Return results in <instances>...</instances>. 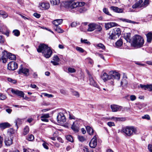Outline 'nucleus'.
Listing matches in <instances>:
<instances>
[{"instance_id": "nucleus-50", "label": "nucleus", "mask_w": 152, "mask_h": 152, "mask_svg": "<svg viewBox=\"0 0 152 152\" xmlns=\"http://www.w3.org/2000/svg\"><path fill=\"white\" fill-rule=\"evenodd\" d=\"M50 117L49 114V113L42 114L41 117V118H48Z\"/></svg>"}, {"instance_id": "nucleus-52", "label": "nucleus", "mask_w": 152, "mask_h": 152, "mask_svg": "<svg viewBox=\"0 0 152 152\" xmlns=\"http://www.w3.org/2000/svg\"><path fill=\"white\" fill-rule=\"evenodd\" d=\"M5 42L4 38L2 36L0 35V43L1 44L4 43Z\"/></svg>"}, {"instance_id": "nucleus-42", "label": "nucleus", "mask_w": 152, "mask_h": 152, "mask_svg": "<svg viewBox=\"0 0 152 152\" xmlns=\"http://www.w3.org/2000/svg\"><path fill=\"white\" fill-rule=\"evenodd\" d=\"M66 139L68 141L73 142V140L72 137L71 135H67L66 137Z\"/></svg>"}, {"instance_id": "nucleus-31", "label": "nucleus", "mask_w": 152, "mask_h": 152, "mask_svg": "<svg viewBox=\"0 0 152 152\" xmlns=\"http://www.w3.org/2000/svg\"><path fill=\"white\" fill-rule=\"evenodd\" d=\"M111 118L113 119L115 121H123L125 120V119L122 117H112Z\"/></svg>"}, {"instance_id": "nucleus-9", "label": "nucleus", "mask_w": 152, "mask_h": 152, "mask_svg": "<svg viewBox=\"0 0 152 152\" xmlns=\"http://www.w3.org/2000/svg\"><path fill=\"white\" fill-rule=\"evenodd\" d=\"M11 91L12 94L16 95L18 96L24 98V94L22 91L12 88Z\"/></svg>"}, {"instance_id": "nucleus-6", "label": "nucleus", "mask_w": 152, "mask_h": 152, "mask_svg": "<svg viewBox=\"0 0 152 152\" xmlns=\"http://www.w3.org/2000/svg\"><path fill=\"white\" fill-rule=\"evenodd\" d=\"M49 47L48 46L45 44H40L38 46V48L37 49V51L39 53H44Z\"/></svg>"}, {"instance_id": "nucleus-33", "label": "nucleus", "mask_w": 152, "mask_h": 152, "mask_svg": "<svg viewBox=\"0 0 152 152\" xmlns=\"http://www.w3.org/2000/svg\"><path fill=\"white\" fill-rule=\"evenodd\" d=\"M109 36L108 38L110 39H116L115 37L114 34L113 33L112 31H110V33L109 34Z\"/></svg>"}, {"instance_id": "nucleus-23", "label": "nucleus", "mask_w": 152, "mask_h": 152, "mask_svg": "<svg viewBox=\"0 0 152 152\" xmlns=\"http://www.w3.org/2000/svg\"><path fill=\"white\" fill-rule=\"evenodd\" d=\"M110 8L111 9L115 12L122 13L123 12V10L122 9L116 7L112 6L110 7Z\"/></svg>"}, {"instance_id": "nucleus-18", "label": "nucleus", "mask_w": 152, "mask_h": 152, "mask_svg": "<svg viewBox=\"0 0 152 152\" xmlns=\"http://www.w3.org/2000/svg\"><path fill=\"white\" fill-rule=\"evenodd\" d=\"M63 20L62 19H56L53 22V23L54 25L53 27L58 26L59 25L61 24L63 22Z\"/></svg>"}, {"instance_id": "nucleus-54", "label": "nucleus", "mask_w": 152, "mask_h": 152, "mask_svg": "<svg viewBox=\"0 0 152 152\" xmlns=\"http://www.w3.org/2000/svg\"><path fill=\"white\" fill-rule=\"evenodd\" d=\"M122 20L124 22H125L127 23H134V22L132 21L131 20L129 19H122Z\"/></svg>"}, {"instance_id": "nucleus-64", "label": "nucleus", "mask_w": 152, "mask_h": 152, "mask_svg": "<svg viewBox=\"0 0 152 152\" xmlns=\"http://www.w3.org/2000/svg\"><path fill=\"white\" fill-rule=\"evenodd\" d=\"M148 149L150 152H152V145L149 144L148 145Z\"/></svg>"}, {"instance_id": "nucleus-61", "label": "nucleus", "mask_w": 152, "mask_h": 152, "mask_svg": "<svg viewBox=\"0 0 152 152\" xmlns=\"http://www.w3.org/2000/svg\"><path fill=\"white\" fill-rule=\"evenodd\" d=\"M43 95L47 97L48 98L52 97L53 96L52 94H49L47 93H44L43 94Z\"/></svg>"}, {"instance_id": "nucleus-26", "label": "nucleus", "mask_w": 152, "mask_h": 152, "mask_svg": "<svg viewBox=\"0 0 152 152\" xmlns=\"http://www.w3.org/2000/svg\"><path fill=\"white\" fill-rule=\"evenodd\" d=\"M40 6L45 9H48L50 7V4L48 3H42L40 4Z\"/></svg>"}, {"instance_id": "nucleus-8", "label": "nucleus", "mask_w": 152, "mask_h": 152, "mask_svg": "<svg viewBox=\"0 0 152 152\" xmlns=\"http://www.w3.org/2000/svg\"><path fill=\"white\" fill-rule=\"evenodd\" d=\"M85 4V3L84 2H80L79 1L74 2L71 5L70 8L71 9L76 8L77 9L78 7L83 6Z\"/></svg>"}, {"instance_id": "nucleus-1", "label": "nucleus", "mask_w": 152, "mask_h": 152, "mask_svg": "<svg viewBox=\"0 0 152 152\" xmlns=\"http://www.w3.org/2000/svg\"><path fill=\"white\" fill-rule=\"evenodd\" d=\"M121 132L124 133L126 136L130 137L134 134H138V131L137 128L133 126H129L123 128Z\"/></svg>"}, {"instance_id": "nucleus-57", "label": "nucleus", "mask_w": 152, "mask_h": 152, "mask_svg": "<svg viewBox=\"0 0 152 152\" xmlns=\"http://www.w3.org/2000/svg\"><path fill=\"white\" fill-rule=\"evenodd\" d=\"M23 152H33L34 151L29 148L25 149L23 148Z\"/></svg>"}, {"instance_id": "nucleus-56", "label": "nucleus", "mask_w": 152, "mask_h": 152, "mask_svg": "<svg viewBox=\"0 0 152 152\" xmlns=\"http://www.w3.org/2000/svg\"><path fill=\"white\" fill-rule=\"evenodd\" d=\"M140 87L142 89L146 90L148 89V85H142V84L140 85Z\"/></svg>"}, {"instance_id": "nucleus-53", "label": "nucleus", "mask_w": 152, "mask_h": 152, "mask_svg": "<svg viewBox=\"0 0 152 152\" xmlns=\"http://www.w3.org/2000/svg\"><path fill=\"white\" fill-rule=\"evenodd\" d=\"M103 12L106 14L110 15H111L108 12V9L106 8H104L103 10Z\"/></svg>"}, {"instance_id": "nucleus-19", "label": "nucleus", "mask_w": 152, "mask_h": 152, "mask_svg": "<svg viewBox=\"0 0 152 152\" xmlns=\"http://www.w3.org/2000/svg\"><path fill=\"white\" fill-rule=\"evenodd\" d=\"M11 125L8 122H4L0 124V128L2 129H4L6 128L11 126Z\"/></svg>"}, {"instance_id": "nucleus-20", "label": "nucleus", "mask_w": 152, "mask_h": 152, "mask_svg": "<svg viewBox=\"0 0 152 152\" xmlns=\"http://www.w3.org/2000/svg\"><path fill=\"white\" fill-rule=\"evenodd\" d=\"M4 142L7 146H10L12 143V140L10 137H6L5 139Z\"/></svg>"}, {"instance_id": "nucleus-7", "label": "nucleus", "mask_w": 152, "mask_h": 152, "mask_svg": "<svg viewBox=\"0 0 152 152\" xmlns=\"http://www.w3.org/2000/svg\"><path fill=\"white\" fill-rule=\"evenodd\" d=\"M18 66V64L16 62L12 61L8 64L7 68L10 70H14L17 68Z\"/></svg>"}, {"instance_id": "nucleus-11", "label": "nucleus", "mask_w": 152, "mask_h": 152, "mask_svg": "<svg viewBox=\"0 0 152 152\" xmlns=\"http://www.w3.org/2000/svg\"><path fill=\"white\" fill-rule=\"evenodd\" d=\"M53 52L50 47H48L47 50L42 54L46 58H49L51 56Z\"/></svg>"}, {"instance_id": "nucleus-12", "label": "nucleus", "mask_w": 152, "mask_h": 152, "mask_svg": "<svg viewBox=\"0 0 152 152\" xmlns=\"http://www.w3.org/2000/svg\"><path fill=\"white\" fill-rule=\"evenodd\" d=\"M97 144L96 137L95 135L91 140L89 145L91 148H94L96 146Z\"/></svg>"}, {"instance_id": "nucleus-14", "label": "nucleus", "mask_w": 152, "mask_h": 152, "mask_svg": "<svg viewBox=\"0 0 152 152\" xmlns=\"http://www.w3.org/2000/svg\"><path fill=\"white\" fill-rule=\"evenodd\" d=\"M97 26V24L93 23H90L88 25L87 31L90 32L96 29Z\"/></svg>"}, {"instance_id": "nucleus-47", "label": "nucleus", "mask_w": 152, "mask_h": 152, "mask_svg": "<svg viewBox=\"0 0 152 152\" xmlns=\"http://www.w3.org/2000/svg\"><path fill=\"white\" fill-rule=\"evenodd\" d=\"M76 49L80 53H83L84 52V50L83 48L79 47H77Z\"/></svg>"}, {"instance_id": "nucleus-4", "label": "nucleus", "mask_w": 152, "mask_h": 152, "mask_svg": "<svg viewBox=\"0 0 152 152\" xmlns=\"http://www.w3.org/2000/svg\"><path fill=\"white\" fill-rule=\"evenodd\" d=\"M58 122L61 124H63L66 121V118L64 114L60 113L58 114L57 117Z\"/></svg>"}, {"instance_id": "nucleus-27", "label": "nucleus", "mask_w": 152, "mask_h": 152, "mask_svg": "<svg viewBox=\"0 0 152 152\" xmlns=\"http://www.w3.org/2000/svg\"><path fill=\"white\" fill-rule=\"evenodd\" d=\"M79 127L78 126V125L76 126V125L74 124H73L71 126L72 129L76 132H78Z\"/></svg>"}, {"instance_id": "nucleus-51", "label": "nucleus", "mask_w": 152, "mask_h": 152, "mask_svg": "<svg viewBox=\"0 0 152 152\" xmlns=\"http://www.w3.org/2000/svg\"><path fill=\"white\" fill-rule=\"evenodd\" d=\"M8 81L13 83H16V80L10 78H8L7 79Z\"/></svg>"}, {"instance_id": "nucleus-21", "label": "nucleus", "mask_w": 152, "mask_h": 152, "mask_svg": "<svg viewBox=\"0 0 152 152\" xmlns=\"http://www.w3.org/2000/svg\"><path fill=\"white\" fill-rule=\"evenodd\" d=\"M143 2L142 0H139V1L133 4L132 6V7L133 9H135L138 7L140 8L142 7H141V4Z\"/></svg>"}, {"instance_id": "nucleus-10", "label": "nucleus", "mask_w": 152, "mask_h": 152, "mask_svg": "<svg viewBox=\"0 0 152 152\" xmlns=\"http://www.w3.org/2000/svg\"><path fill=\"white\" fill-rule=\"evenodd\" d=\"M101 77L104 82H105L111 78L110 72L109 73V75H108L106 73L102 72L101 74Z\"/></svg>"}, {"instance_id": "nucleus-44", "label": "nucleus", "mask_w": 152, "mask_h": 152, "mask_svg": "<svg viewBox=\"0 0 152 152\" xmlns=\"http://www.w3.org/2000/svg\"><path fill=\"white\" fill-rule=\"evenodd\" d=\"M13 33L16 36H18L20 34V32L18 30H15L13 31Z\"/></svg>"}, {"instance_id": "nucleus-36", "label": "nucleus", "mask_w": 152, "mask_h": 152, "mask_svg": "<svg viewBox=\"0 0 152 152\" xmlns=\"http://www.w3.org/2000/svg\"><path fill=\"white\" fill-rule=\"evenodd\" d=\"M148 0H145L141 4V7H145L148 6L149 4Z\"/></svg>"}, {"instance_id": "nucleus-35", "label": "nucleus", "mask_w": 152, "mask_h": 152, "mask_svg": "<svg viewBox=\"0 0 152 152\" xmlns=\"http://www.w3.org/2000/svg\"><path fill=\"white\" fill-rule=\"evenodd\" d=\"M15 125L16 126L17 128H18V125H19L21 124V120L19 118H18L15 120Z\"/></svg>"}, {"instance_id": "nucleus-38", "label": "nucleus", "mask_w": 152, "mask_h": 152, "mask_svg": "<svg viewBox=\"0 0 152 152\" xmlns=\"http://www.w3.org/2000/svg\"><path fill=\"white\" fill-rule=\"evenodd\" d=\"M50 3L52 4L56 5L60 3L59 0H51Z\"/></svg>"}, {"instance_id": "nucleus-24", "label": "nucleus", "mask_w": 152, "mask_h": 152, "mask_svg": "<svg viewBox=\"0 0 152 152\" xmlns=\"http://www.w3.org/2000/svg\"><path fill=\"white\" fill-rule=\"evenodd\" d=\"M148 42L151 43L152 40V31L148 32L146 34Z\"/></svg>"}, {"instance_id": "nucleus-30", "label": "nucleus", "mask_w": 152, "mask_h": 152, "mask_svg": "<svg viewBox=\"0 0 152 152\" xmlns=\"http://www.w3.org/2000/svg\"><path fill=\"white\" fill-rule=\"evenodd\" d=\"M55 30L59 33H62L64 32V31L59 26L53 27Z\"/></svg>"}, {"instance_id": "nucleus-40", "label": "nucleus", "mask_w": 152, "mask_h": 152, "mask_svg": "<svg viewBox=\"0 0 152 152\" xmlns=\"http://www.w3.org/2000/svg\"><path fill=\"white\" fill-rule=\"evenodd\" d=\"M123 44V42L121 40H118L115 43L116 46L118 47L121 46Z\"/></svg>"}, {"instance_id": "nucleus-3", "label": "nucleus", "mask_w": 152, "mask_h": 152, "mask_svg": "<svg viewBox=\"0 0 152 152\" xmlns=\"http://www.w3.org/2000/svg\"><path fill=\"white\" fill-rule=\"evenodd\" d=\"M18 73L19 74L23 73L25 75L28 76L29 75V70L28 69L23 67L22 65H21L18 72Z\"/></svg>"}, {"instance_id": "nucleus-25", "label": "nucleus", "mask_w": 152, "mask_h": 152, "mask_svg": "<svg viewBox=\"0 0 152 152\" xmlns=\"http://www.w3.org/2000/svg\"><path fill=\"white\" fill-rule=\"evenodd\" d=\"M86 129L87 132L89 135H92L93 134L94 130L90 126H86Z\"/></svg>"}, {"instance_id": "nucleus-2", "label": "nucleus", "mask_w": 152, "mask_h": 152, "mask_svg": "<svg viewBox=\"0 0 152 152\" xmlns=\"http://www.w3.org/2000/svg\"><path fill=\"white\" fill-rule=\"evenodd\" d=\"M144 43L143 39L140 35H135L133 38L132 41V46L136 48L141 47Z\"/></svg>"}, {"instance_id": "nucleus-28", "label": "nucleus", "mask_w": 152, "mask_h": 152, "mask_svg": "<svg viewBox=\"0 0 152 152\" xmlns=\"http://www.w3.org/2000/svg\"><path fill=\"white\" fill-rule=\"evenodd\" d=\"M8 58L11 60H15L16 59V57L14 55L10 53H7V55Z\"/></svg>"}, {"instance_id": "nucleus-17", "label": "nucleus", "mask_w": 152, "mask_h": 152, "mask_svg": "<svg viewBox=\"0 0 152 152\" xmlns=\"http://www.w3.org/2000/svg\"><path fill=\"white\" fill-rule=\"evenodd\" d=\"M110 107L112 109V111L113 112L120 111L122 109V107H121L115 104L111 105Z\"/></svg>"}, {"instance_id": "nucleus-55", "label": "nucleus", "mask_w": 152, "mask_h": 152, "mask_svg": "<svg viewBox=\"0 0 152 152\" xmlns=\"http://www.w3.org/2000/svg\"><path fill=\"white\" fill-rule=\"evenodd\" d=\"M68 70V72L70 73H74L76 72V70L72 68H69Z\"/></svg>"}, {"instance_id": "nucleus-16", "label": "nucleus", "mask_w": 152, "mask_h": 152, "mask_svg": "<svg viewBox=\"0 0 152 152\" xmlns=\"http://www.w3.org/2000/svg\"><path fill=\"white\" fill-rule=\"evenodd\" d=\"M116 39L118 38L121 34V30L119 28H115L111 30Z\"/></svg>"}, {"instance_id": "nucleus-62", "label": "nucleus", "mask_w": 152, "mask_h": 152, "mask_svg": "<svg viewBox=\"0 0 152 152\" xmlns=\"http://www.w3.org/2000/svg\"><path fill=\"white\" fill-rule=\"evenodd\" d=\"M7 98L6 96L3 94L1 95L0 96V99L1 100H3L6 99Z\"/></svg>"}, {"instance_id": "nucleus-43", "label": "nucleus", "mask_w": 152, "mask_h": 152, "mask_svg": "<svg viewBox=\"0 0 152 152\" xmlns=\"http://www.w3.org/2000/svg\"><path fill=\"white\" fill-rule=\"evenodd\" d=\"M77 11L80 13L83 12L85 11V10L84 9L83 7H82V6L78 7L77 8Z\"/></svg>"}, {"instance_id": "nucleus-37", "label": "nucleus", "mask_w": 152, "mask_h": 152, "mask_svg": "<svg viewBox=\"0 0 152 152\" xmlns=\"http://www.w3.org/2000/svg\"><path fill=\"white\" fill-rule=\"evenodd\" d=\"M42 141L43 142L42 145L43 147L45 149L48 150L49 149V147H48V144L45 142V141L42 140Z\"/></svg>"}, {"instance_id": "nucleus-13", "label": "nucleus", "mask_w": 152, "mask_h": 152, "mask_svg": "<svg viewBox=\"0 0 152 152\" xmlns=\"http://www.w3.org/2000/svg\"><path fill=\"white\" fill-rule=\"evenodd\" d=\"M110 72L111 77V79H116L118 80L120 79V75L118 72H114L113 71H111Z\"/></svg>"}, {"instance_id": "nucleus-59", "label": "nucleus", "mask_w": 152, "mask_h": 152, "mask_svg": "<svg viewBox=\"0 0 152 152\" xmlns=\"http://www.w3.org/2000/svg\"><path fill=\"white\" fill-rule=\"evenodd\" d=\"M81 42L83 43H85L88 45H90V42H89L87 41V39L83 40L82 39H81Z\"/></svg>"}, {"instance_id": "nucleus-60", "label": "nucleus", "mask_w": 152, "mask_h": 152, "mask_svg": "<svg viewBox=\"0 0 152 152\" xmlns=\"http://www.w3.org/2000/svg\"><path fill=\"white\" fill-rule=\"evenodd\" d=\"M53 60L55 61H57V62H59L60 59L58 56L56 55L54 56L53 58Z\"/></svg>"}, {"instance_id": "nucleus-5", "label": "nucleus", "mask_w": 152, "mask_h": 152, "mask_svg": "<svg viewBox=\"0 0 152 152\" xmlns=\"http://www.w3.org/2000/svg\"><path fill=\"white\" fill-rule=\"evenodd\" d=\"M88 77L90 81V84L94 87L99 88V85L95 81L94 78L93 76L90 74H88Z\"/></svg>"}, {"instance_id": "nucleus-46", "label": "nucleus", "mask_w": 152, "mask_h": 152, "mask_svg": "<svg viewBox=\"0 0 152 152\" xmlns=\"http://www.w3.org/2000/svg\"><path fill=\"white\" fill-rule=\"evenodd\" d=\"M34 139V136L32 134L28 135V137H27V139L30 141H31L33 140Z\"/></svg>"}, {"instance_id": "nucleus-45", "label": "nucleus", "mask_w": 152, "mask_h": 152, "mask_svg": "<svg viewBox=\"0 0 152 152\" xmlns=\"http://www.w3.org/2000/svg\"><path fill=\"white\" fill-rule=\"evenodd\" d=\"M78 138L79 140L81 142H83L86 140V138L82 136L78 135Z\"/></svg>"}, {"instance_id": "nucleus-41", "label": "nucleus", "mask_w": 152, "mask_h": 152, "mask_svg": "<svg viewBox=\"0 0 152 152\" xmlns=\"http://www.w3.org/2000/svg\"><path fill=\"white\" fill-rule=\"evenodd\" d=\"M29 127L28 126H26L24 129V132H23V134L24 135L27 134L29 132Z\"/></svg>"}, {"instance_id": "nucleus-34", "label": "nucleus", "mask_w": 152, "mask_h": 152, "mask_svg": "<svg viewBox=\"0 0 152 152\" xmlns=\"http://www.w3.org/2000/svg\"><path fill=\"white\" fill-rule=\"evenodd\" d=\"M0 15L2 16V17L4 18H7L8 16L7 13L3 10L0 11Z\"/></svg>"}, {"instance_id": "nucleus-32", "label": "nucleus", "mask_w": 152, "mask_h": 152, "mask_svg": "<svg viewBox=\"0 0 152 152\" xmlns=\"http://www.w3.org/2000/svg\"><path fill=\"white\" fill-rule=\"evenodd\" d=\"M128 82L126 78L123 79L121 83V85L123 87L126 86Z\"/></svg>"}, {"instance_id": "nucleus-49", "label": "nucleus", "mask_w": 152, "mask_h": 152, "mask_svg": "<svg viewBox=\"0 0 152 152\" xmlns=\"http://www.w3.org/2000/svg\"><path fill=\"white\" fill-rule=\"evenodd\" d=\"M96 46L99 47V48L102 49L103 50H104L105 48L104 46L102 43H99L97 44Z\"/></svg>"}, {"instance_id": "nucleus-22", "label": "nucleus", "mask_w": 152, "mask_h": 152, "mask_svg": "<svg viewBox=\"0 0 152 152\" xmlns=\"http://www.w3.org/2000/svg\"><path fill=\"white\" fill-rule=\"evenodd\" d=\"M7 55V51H5L3 52L1 58L3 62L4 63H5L7 61V59L8 58Z\"/></svg>"}, {"instance_id": "nucleus-58", "label": "nucleus", "mask_w": 152, "mask_h": 152, "mask_svg": "<svg viewBox=\"0 0 152 152\" xmlns=\"http://www.w3.org/2000/svg\"><path fill=\"white\" fill-rule=\"evenodd\" d=\"M142 118L144 119L149 120L150 119V116L148 115H145L142 117Z\"/></svg>"}, {"instance_id": "nucleus-48", "label": "nucleus", "mask_w": 152, "mask_h": 152, "mask_svg": "<svg viewBox=\"0 0 152 152\" xmlns=\"http://www.w3.org/2000/svg\"><path fill=\"white\" fill-rule=\"evenodd\" d=\"M80 120H76L75 122H73V123L74 124H75L76 126H78V127H80V122H81Z\"/></svg>"}, {"instance_id": "nucleus-39", "label": "nucleus", "mask_w": 152, "mask_h": 152, "mask_svg": "<svg viewBox=\"0 0 152 152\" xmlns=\"http://www.w3.org/2000/svg\"><path fill=\"white\" fill-rule=\"evenodd\" d=\"M8 133L11 135H12L14 134L15 132L14 129L12 128H10L8 130Z\"/></svg>"}, {"instance_id": "nucleus-63", "label": "nucleus", "mask_w": 152, "mask_h": 152, "mask_svg": "<svg viewBox=\"0 0 152 152\" xmlns=\"http://www.w3.org/2000/svg\"><path fill=\"white\" fill-rule=\"evenodd\" d=\"M73 94L77 96V97H79V94L76 91H72Z\"/></svg>"}, {"instance_id": "nucleus-29", "label": "nucleus", "mask_w": 152, "mask_h": 152, "mask_svg": "<svg viewBox=\"0 0 152 152\" xmlns=\"http://www.w3.org/2000/svg\"><path fill=\"white\" fill-rule=\"evenodd\" d=\"M124 39L127 42H130V41L131 34L130 33H126L124 34Z\"/></svg>"}, {"instance_id": "nucleus-15", "label": "nucleus", "mask_w": 152, "mask_h": 152, "mask_svg": "<svg viewBox=\"0 0 152 152\" xmlns=\"http://www.w3.org/2000/svg\"><path fill=\"white\" fill-rule=\"evenodd\" d=\"M118 24L115 22H110L107 23H105L104 27L106 30L114 26H118Z\"/></svg>"}]
</instances>
